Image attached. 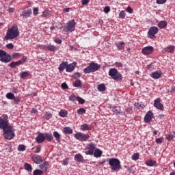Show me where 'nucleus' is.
Returning a JSON list of instances; mask_svg holds the SVG:
<instances>
[{"instance_id": "1", "label": "nucleus", "mask_w": 175, "mask_h": 175, "mask_svg": "<svg viewBox=\"0 0 175 175\" xmlns=\"http://www.w3.org/2000/svg\"><path fill=\"white\" fill-rule=\"evenodd\" d=\"M18 36H20V31L18 30V27L17 25H14L7 30L4 40H10L13 39H17Z\"/></svg>"}, {"instance_id": "2", "label": "nucleus", "mask_w": 175, "mask_h": 175, "mask_svg": "<svg viewBox=\"0 0 175 175\" xmlns=\"http://www.w3.org/2000/svg\"><path fill=\"white\" fill-rule=\"evenodd\" d=\"M107 161L109 166H111L112 172H120V170H121V161H120L118 159L109 158Z\"/></svg>"}, {"instance_id": "3", "label": "nucleus", "mask_w": 175, "mask_h": 175, "mask_svg": "<svg viewBox=\"0 0 175 175\" xmlns=\"http://www.w3.org/2000/svg\"><path fill=\"white\" fill-rule=\"evenodd\" d=\"M3 136L6 140H12L16 136L14 129L12 126H8L5 129L3 130Z\"/></svg>"}, {"instance_id": "4", "label": "nucleus", "mask_w": 175, "mask_h": 175, "mask_svg": "<svg viewBox=\"0 0 175 175\" xmlns=\"http://www.w3.org/2000/svg\"><path fill=\"white\" fill-rule=\"evenodd\" d=\"M77 24V23L75 19L68 21V23H66L64 25V28L63 29L64 32H66L67 33L74 32V31L76 29Z\"/></svg>"}, {"instance_id": "5", "label": "nucleus", "mask_w": 175, "mask_h": 175, "mask_svg": "<svg viewBox=\"0 0 175 175\" xmlns=\"http://www.w3.org/2000/svg\"><path fill=\"white\" fill-rule=\"evenodd\" d=\"M99 69H100V65L92 62L88 67L83 69V73H85V75L93 73L94 72H97Z\"/></svg>"}, {"instance_id": "6", "label": "nucleus", "mask_w": 175, "mask_h": 175, "mask_svg": "<svg viewBox=\"0 0 175 175\" xmlns=\"http://www.w3.org/2000/svg\"><path fill=\"white\" fill-rule=\"evenodd\" d=\"M108 75L113 80H122V75H121L116 68H111Z\"/></svg>"}, {"instance_id": "7", "label": "nucleus", "mask_w": 175, "mask_h": 175, "mask_svg": "<svg viewBox=\"0 0 175 175\" xmlns=\"http://www.w3.org/2000/svg\"><path fill=\"white\" fill-rule=\"evenodd\" d=\"M0 61L3 64H8L12 61V55L8 54V53L2 49H0Z\"/></svg>"}, {"instance_id": "8", "label": "nucleus", "mask_w": 175, "mask_h": 175, "mask_svg": "<svg viewBox=\"0 0 175 175\" xmlns=\"http://www.w3.org/2000/svg\"><path fill=\"white\" fill-rule=\"evenodd\" d=\"M96 148V144L94 142H90L86 146V151L85 152V155H94V152Z\"/></svg>"}, {"instance_id": "9", "label": "nucleus", "mask_w": 175, "mask_h": 175, "mask_svg": "<svg viewBox=\"0 0 175 175\" xmlns=\"http://www.w3.org/2000/svg\"><path fill=\"white\" fill-rule=\"evenodd\" d=\"M74 137L80 142H87L88 139H90V135L84 134L81 132H78L74 134Z\"/></svg>"}, {"instance_id": "10", "label": "nucleus", "mask_w": 175, "mask_h": 175, "mask_svg": "<svg viewBox=\"0 0 175 175\" xmlns=\"http://www.w3.org/2000/svg\"><path fill=\"white\" fill-rule=\"evenodd\" d=\"M159 29L157 26H153L149 28L148 31V38L150 39H155V35L158 33Z\"/></svg>"}, {"instance_id": "11", "label": "nucleus", "mask_w": 175, "mask_h": 175, "mask_svg": "<svg viewBox=\"0 0 175 175\" xmlns=\"http://www.w3.org/2000/svg\"><path fill=\"white\" fill-rule=\"evenodd\" d=\"M10 126V125H9V121L8 120L0 117V129L3 131Z\"/></svg>"}, {"instance_id": "12", "label": "nucleus", "mask_w": 175, "mask_h": 175, "mask_svg": "<svg viewBox=\"0 0 175 175\" xmlns=\"http://www.w3.org/2000/svg\"><path fill=\"white\" fill-rule=\"evenodd\" d=\"M154 106L158 110H163V104L161 103V98H157L154 101Z\"/></svg>"}, {"instance_id": "13", "label": "nucleus", "mask_w": 175, "mask_h": 175, "mask_svg": "<svg viewBox=\"0 0 175 175\" xmlns=\"http://www.w3.org/2000/svg\"><path fill=\"white\" fill-rule=\"evenodd\" d=\"M152 117H154V113H152V111H148L144 117L145 122H146L147 124H148L149 122H151L152 120Z\"/></svg>"}, {"instance_id": "14", "label": "nucleus", "mask_w": 175, "mask_h": 175, "mask_svg": "<svg viewBox=\"0 0 175 175\" xmlns=\"http://www.w3.org/2000/svg\"><path fill=\"white\" fill-rule=\"evenodd\" d=\"M31 14H32V10L27 9V10H23L20 14V16H21V17H24L25 18H28L31 17Z\"/></svg>"}, {"instance_id": "15", "label": "nucleus", "mask_w": 175, "mask_h": 175, "mask_svg": "<svg viewBox=\"0 0 175 175\" xmlns=\"http://www.w3.org/2000/svg\"><path fill=\"white\" fill-rule=\"evenodd\" d=\"M154 51V47L151 46H148L142 49V54L144 55H148L151 54Z\"/></svg>"}, {"instance_id": "16", "label": "nucleus", "mask_w": 175, "mask_h": 175, "mask_svg": "<svg viewBox=\"0 0 175 175\" xmlns=\"http://www.w3.org/2000/svg\"><path fill=\"white\" fill-rule=\"evenodd\" d=\"M32 161L34 162V163H36V165H40V163L43 162V159H42V157L38 154L33 155Z\"/></svg>"}, {"instance_id": "17", "label": "nucleus", "mask_w": 175, "mask_h": 175, "mask_svg": "<svg viewBox=\"0 0 175 175\" xmlns=\"http://www.w3.org/2000/svg\"><path fill=\"white\" fill-rule=\"evenodd\" d=\"M76 65H77V63H76V62H73L70 64H68L67 62V65L66 67V71L68 72H73V70H75V68H76Z\"/></svg>"}, {"instance_id": "18", "label": "nucleus", "mask_w": 175, "mask_h": 175, "mask_svg": "<svg viewBox=\"0 0 175 175\" xmlns=\"http://www.w3.org/2000/svg\"><path fill=\"white\" fill-rule=\"evenodd\" d=\"M45 137H44V133H40L36 137V142L38 143V144H41L44 142Z\"/></svg>"}, {"instance_id": "19", "label": "nucleus", "mask_w": 175, "mask_h": 175, "mask_svg": "<svg viewBox=\"0 0 175 175\" xmlns=\"http://www.w3.org/2000/svg\"><path fill=\"white\" fill-rule=\"evenodd\" d=\"M161 76H162V72L161 71H154L150 74V77L154 79L161 78Z\"/></svg>"}, {"instance_id": "20", "label": "nucleus", "mask_w": 175, "mask_h": 175, "mask_svg": "<svg viewBox=\"0 0 175 175\" xmlns=\"http://www.w3.org/2000/svg\"><path fill=\"white\" fill-rule=\"evenodd\" d=\"M103 154V152L100 149L96 148V149L93 153V155H94V158H100V157H102Z\"/></svg>"}, {"instance_id": "21", "label": "nucleus", "mask_w": 175, "mask_h": 175, "mask_svg": "<svg viewBox=\"0 0 175 175\" xmlns=\"http://www.w3.org/2000/svg\"><path fill=\"white\" fill-rule=\"evenodd\" d=\"M116 46L117 47L118 50H125V42L119 41L116 43Z\"/></svg>"}, {"instance_id": "22", "label": "nucleus", "mask_w": 175, "mask_h": 175, "mask_svg": "<svg viewBox=\"0 0 175 175\" xmlns=\"http://www.w3.org/2000/svg\"><path fill=\"white\" fill-rule=\"evenodd\" d=\"M62 132L64 135H72V133H73V129L70 127L66 126L63 129Z\"/></svg>"}, {"instance_id": "23", "label": "nucleus", "mask_w": 175, "mask_h": 175, "mask_svg": "<svg viewBox=\"0 0 175 175\" xmlns=\"http://www.w3.org/2000/svg\"><path fill=\"white\" fill-rule=\"evenodd\" d=\"M74 159L76 162H83V161H84V157L81 154L79 153L75 155Z\"/></svg>"}, {"instance_id": "24", "label": "nucleus", "mask_w": 175, "mask_h": 175, "mask_svg": "<svg viewBox=\"0 0 175 175\" xmlns=\"http://www.w3.org/2000/svg\"><path fill=\"white\" fill-rule=\"evenodd\" d=\"M68 65V62H62L59 66V72H64V70H65V69H66V66Z\"/></svg>"}, {"instance_id": "25", "label": "nucleus", "mask_w": 175, "mask_h": 175, "mask_svg": "<svg viewBox=\"0 0 175 175\" xmlns=\"http://www.w3.org/2000/svg\"><path fill=\"white\" fill-rule=\"evenodd\" d=\"M112 111L113 113H114L115 114H124V112H122L121 111V107H114L113 108H112Z\"/></svg>"}, {"instance_id": "26", "label": "nucleus", "mask_w": 175, "mask_h": 175, "mask_svg": "<svg viewBox=\"0 0 175 175\" xmlns=\"http://www.w3.org/2000/svg\"><path fill=\"white\" fill-rule=\"evenodd\" d=\"M53 137L57 143H61V134L58 131L53 132Z\"/></svg>"}, {"instance_id": "27", "label": "nucleus", "mask_w": 175, "mask_h": 175, "mask_svg": "<svg viewBox=\"0 0 175 175\" xmlns=\"http://www.w3.org/2000/svg\"><path fill=\"white\" fill-rule=\"evenodd\" d=\"M57 51L58 50V47L53 45V44H48L46 45V51Z\"/></svg>"}, {"instance_id": "28", "label": "nucleus", "mask_w": 175, "mask_h": 175, "mask_svg": "<svg viewBox=\"0 0 175 175\" xmlns=\"http://www.w3.org/2000/svg\"><path fill=\"white\" fill-rule=\"evenodd\" d=\"M159 28H161V29H163V28H166L167 27V22L165 21H161L158 23Z\"/></svg>"}, {"instance_id": "29", "label": "nucleus", "mask_w": 175, "mask_h": 175, "mask_svg": "<svg viewBox=\"0 0 175 175\" xmlns=\"http://www.w3.org/2000/svg\"><path fill=\"white\" fill-rule=\"evenodd\" d=\"M44 135L45 140H48V142H52L53 139H54V137H53V134L51 133H44Z\"/></svg>"}, {"instance_id": "30", "label": "nucleus", "mask_w": 175, "mask_h": 175, "mask_svg": "<svg viewBox=\"0 0 175 175\" xmlns=\"http://www.w3.org/2000/svg\"><path fill=\"white\" fill-rule=\"evenodd\" d=\"M49 166V161H44L43 163L39 165L41 170H47V167Z\"/></svg>"}, {"instance_id": "31", "label": "nucleus", "mask_w": 175, "mask_h": 175, "mask_svg": "<svg viewBox=\"0 0 175 175\" xmlns=\"http://www.w3.org/2000/svg\"><path fill=\"white\" fill-rule=\"evenodd\" d=\"M92 129L91 126L87 124H83L81 126V131H91Z\"/></svg>"}, {"instance_id": "32", "label": "nucleus", "mask_w": 175, "mask_h": 175, "mask_svg": "<svg viewBox=\"0 0 175 175\" xmlns=\"http://www.w3.org/2000/svg\"><path fill=\"white\" fill-rule=\"evenodd\" d=\"M24 167L25 170H27V172L31 173L32 172V165H31V164L28 163H25L24 164Z\"/></svg>"}, {"instance_id": "33", "label": "nucleus", "mask_w": 175, "mask_h": 175, "mask_svg": "<svg viewBox=\"0 0 175 175\" xmlns=\"http://www.w3.org/2000/svg\"><path fill=\"white\" fill-rule=\"evenodd\" d=\"M97 90H98L100 92H105V91H106V85H105L103 83H101L98 85Z\"/></svg>"}, {"instance_id": "34", "label": "nucleus", "mask_w": 175, "mask_h": 175, "mask_svg": "<svg viewBox=\"0 0 175 175\" xmlns=\"http://www.w3.org/2000/svg\"><path fill=\"white\" fill-rule=\"evenodd\" d=\"M156 164H157V161L154 160H148L146 161V165L147 166L152 167V166H155Z\"/></svg>"}, {"instance_id": "35", "label": "nucleus", "mask_w": 175, "mask_h": 175, "mask_svg": "<svg viewBox=\"0 0 175 175\" xmlns=\"http://www.w3.org/2000/svg\"><path fill=\"white\" fill-rule=\"evenodd\" d=\"M175 46L173 45L169 46L165 49L166 53H173L174 51Z\"/></svg>"}, {"instance_id": "36", "label": "nucleus", "mask_w": 175, "mask_h": 175, "mask_svg": "<svg viewBox=\"0 0 175 175\" xmlns=\"http://www.w3.org/2000/svg\"><path fill=\"white\" fill-rule=\"evenodd\" d=\"M59 117H66L68 116V111L65 109H61L60 111L59 112Z\"/></svg>"}, {"instance_id": "37", "label": "nucleus", "mask_w": 175, "mask_h": 175, "mask_svg": "<svg viewBox=\"0 0 175 175\" xmlns=\"http://www.w3.org/2000/svg\"><path fill=\"white\" fill-rule=\"evenodd\" d=\"M7 99H10V100H13L14 99V94L12 92H8L5 95Z\"/></svg>"}, {"instance_id": "38", "label": "nucleus", "mask_w": 175, "mask_h": 175, "mask_svg": "<svg viewBox=\"0 0 175 175\" xmlns=\"http://www.w3.org/2000/svg\"><path fill=\"white\" fill-rule=\"evenodd\" d=\"M11 57L13 59H18V58L21 57V54L18 53H13Z\"/></svg>"}, {"instance_id": "39", "label": "nucleus", "mask_w": 175, "mask_h": 175, "mask_svg": "<svg viewBox=\"0 0 175 175\" xmlns=\"http://www.w3.org/2000/svg\"><path fill=\"white\" fill-rule=\"evenodd\" d=\"M20 76L21 79H25L29 76V72H28V71L22 72L20 73Z\"/></svg>"}, {"instance_id": "40", "label": "nucleus", "mask_w": 175, "mask_h": 175, "mask_svg": "<svg viewBox=\"0 0 175 175\" xmlns=\"http://www.w3.org/2000/svg\"><path fill=\"white\" fill-rule=\"evenodd\" d=\"M9 66L14 69L16 66H20V64L18 62H12L9 64Z\"/></svg>"}, {"instance_id": "41", "label": "nucleus", "mask_w": 175, "mask_h": 175, "mask_svg": "<svg viewBox=\"0 0 175 175\" xmlns=\"http://www.w3.org/2000/svg\"><path fill=\"white\" fill-rule=\"evenodd\" d=\"M27 59H28V58L26 56H23V57L18 61L19 65H24V64H25V62H27Z\"/></svg>"}, {"instance_id": "42", "label": "nucleus", "mask_w": 175, "mask_h": 175, "mask_svg": "<svg viewBox=\"0 0 175 175\" xmlns=\"http://www.w3.org/2000/svg\"><path fill=\"white\" fill-rule=\"evenodd\" d=\"M73 85L75 87H81V85H83V83H81V81H80L79 79H77L73 83Z\"/></svg>"}, {"instance_id": "43", "label": "nucleus", "mask_w": 175, "mask_h": 175, "mask_svg": "<svg viewBox=\"0 0 175 175\" xmlns=\"http://www.w3.org/2000/svg\"><path fill=\"white\" fill-rule=\"evenodd\" d=\"M85 109L84 108H80L79 109H77V114H79V116H83V114H84L85 113Z\"/></svg>"}, {"instance_id": "44", "label": "nucleus", "mask_w": 175, "mask_h": 175, "mask_svg": "<svg viewBox=\"0 0 175 175\" xmlns=\"http://www.w3.org/2000/svg\"><path fill=\"white\" fill-rule=\"evenodd\" d=\"M33 175H42L43 174V171L42 170H36L33 172Z\"/></svg>"}, {"instance_id": "45", "label": "nucleus", "mask_w": 175, "mask_h": 175, "mask_svg": "<svg viewBox=\"0 0 175 175\" xmlns=\"http://www.w3.org/2000/svg\"><path fill=\"white\" fill-rule=\"evenodd\" d=\"M126 17V14H125V11L122 10L120 13H119V18H122L124 19Z\"/></svg>"}, {"instance_id": "46", "label": "nucleus", "mask_w": 175, "mask_h": 175, "mask_svg": "<svg viewBox=\"0 0 175 175\" xmlns=\"http://www.w3.org/2000/svg\"><path fill=\"white\" fill-rule=\"evenodd\" d=\"M139 158V153H134L133 155H132V159L133 161H137Z\"/></svg>"}, {"instance_id": "47", "label": "nucleus", "mask_w": 175, "mask_h": 175, "mask_svg": "<svg viewBox=\"0 0 175 175\" xmlns=\"http://www.w3.org/2000/svg\"><path fill=\"white\" fill-rule=\"evenodd\" d=\"M33 16H38L39 14V8L35 7L33 8Z\"/></svg>"}, {"instance_id": "48", "label": "nucleus", "mask_w": 175, "mask_h": 175, "mask_svg": "<svg viewBox=\"0 0 175 175\" xmlns=\"http://www.w3.org/2000/svg\"><path fill=\"white\" fill-rule=\"evenodd\" d=\"M12 100H14L15 104L18 105V103L21 102V98L19 96H15Z\"/></svg>"}, {"instance_id": "49", "label": "nucleus", "mask_w": 175, "mask_h": 175, "mask_svg": "<svg viewBox=\"0 0 175 175\" xmlns=\"http://www.w3.org/2000/svg\"><path fill=\"white\" fill-rule=\"evenodd\" d=\"M18 151H25V145L21 144L18 147Z\"/></svg>"}, {"instance_id": "50", "label": "nucleus", "mask_w": 175, "mask_h": 175, "mask_svg": "<svg viewBox=\"0 0 175 175\" xmlns=\"http://www.w3.org/2000/svg\"><path fill=\"white\" fill-rule=\"evenodd\" d=\"M77 100H78V102H79V103H80V105H84V103H85V100H84L81 97H78Z\"/></svg>"}, {"instance_id": "51", "label": "nucleus", "mask_w": 175, "mask_h": 175, "mask_svg": "<svg viewBox=\"0 0 175 175\" xmlns=\"http://www.w3.org/2000/svg\"><path fill=\"white\" fill-rule=\"evenodd\" d=\"M77 96L75 95H71L69 96V100H71V102H75V100H77Z\"/></svg>"}, {"instance_id": "52", "label": "nucleus", "mask_w": 175, "mask_h": 175, "mask_svg": "<svg viewBox=\"0 0 175 175\" xmlns=\"http://www.w3.org/2000/svg\"><path fill=\"white\" fill-rule=\"evenodd\" d=\"M155 142L157 144H162V143H163V137L157 138Z\"/></svg>"}, {"instance_id": "53", "label": "nucleus", "mask_w": 175, "mask_h": 175, "mask_svg": "<svg viewBox=\"0 0 175 175\" xmlns=\"http://www.w3.org/2000/svg\"><path fill=\"white\" fill-rule=\"evenodd\" d=\"M36 150L34 152L36 154H39V152H40V151H42V146L40 145H38L37 146H36Z\"/></svg>"}, {"instance_id": "54", "label": "nucleus", "mask_w": 175, "mask_h": 175, "mask_svg": "<svg viewBox=\"0 0 175 175\" xmlns=\"http://www.w3.org/2000/svg\"><path fill=\"white\" fill-rule=\"evenodd\" d=\"M51 113L50 112H46L44 114V118H46V120H50V118H51Z\"/></svg>"}, {"instance_id": "55", "label": "nucleus", "mask_w": 175, "mask_h": 175, "mask_svg": "<svg viewBox=\"0 0 175 175\" xmlns=\"http://www.w3.org/2000/svg\"><path fill=\"white\" fill-rule=\"evenodd\" d=\"M38 49H40L41 50L47 51V45H37Z\"/></svg>"}, {"instance_id": "56", "label": "nucleus", "mask_w": 175, "mask_h": 175, "mask_svg": "<svg viewBox=\"0 0 175 175\" xmlns=\"http://www.w3.org/2000/svg\"><path fill=\"white\" fill-rule=\"evenodd\" d=\"M5 47L7 49H8L9 50H12V49H14V45H13V44H12V43H9V44H6Z\"/></svg>"}, {"instance_id": "57", "label": "nucleus", "mask_w": 175, "mask_h": 175, "mask_svg": "<svg viewBox=\"0 0 175 175\" xmlns=\"http://www.w3.org/2000/svg\"><path fill=\"white\" fill-rule=\"evenodd\" d=\"M103 12H104V13H105L106 14H107L108 13H109V12H110V7H109V6L105 7L104 9H103Z\"/></svg>"}, {"instance_id": "58", "label": "nucleus", "mask_w": 175, "mask_h": 175, "mask_svg": "<svg viewBox=\"0 0 175 175\" xmlns=\"http://www.w3.org/2000/svg\"><path fill=\"white\" fill-rule=\"evenodd\" d=\"M81 76V75L79 72H75L73 74L72 77H74V79H79Z\"/></svg>"}, {"instance_id": "59", "label": "nucleus", "mask_w": 175, "mask_h": 175, "mask_svg": "<svg viewBox=\"0 0 175 175\" xmlns=\"http://www.w3.org/2000/svg\"><path fill=\"white\" fill-rule=\"evenodd\" d=\"M167 0H157V3L158 5H163V3H166Z\"/></svg>"}, {"instance_id": "60", "label": "nucleus", "mask_w": 175, "mask_h": 175, "mask_svg": "<svg viewBox=\"0 0 175 175\" xmlns=\"http://www.w3.org/2000/svg\"><path fill=\"white\" fill-rule=\"evenodd\" d=\"M53 40L57 44H61V43H62V40L59 38H55Z\"/></svg>"}, {"instance_id": "61", "label": "nucleus", "mask_w": 175, "mask_h": 175, "mask_svg": "<svg viewBox=\"0 0 175 175\" xmlns=\"http://www.w3.org/2000/svg\"><path fill=\"white\" fill-rule=\"evenodd\" d=\"M126 12H127V13H129L130 14H132V13H133V10L131 7H128L126 9Z\"/></svg>"}, {"instance_id": "62", "label": "nucleus", "mask_w": 175, "mask_h": 175, "mask_svg": "<svg viewBox=\"0 0 175 175\" xmlns=\"http://www.w3.org/2000/svg\"><path fill=\"white\" fill-rule=\"evenodd\" d=\"M115 66H116V68H122V63L116 62L115 63Z\"/></svg>"}, {"instance_id": "63", "label": "nucleus", "mask_w": 175, "mask_h": 175, "mask_svg": "<svg viewBox=\"0 0 175 175\" xmlns=\"http://www.w3.org/2000/svg\"><path fill=\"white\" fill-rule=\"evenodd\" d=\"M62 90H68V85L66 84V83H63L62 84Z\"/></svg>"}, {"instance_id": "64", "label": "nucleus", "mask_w": 175, "mask_h": 175, "mask_svg": "<svg viewBox=\"0 0 175 175\" xmlns=\"http://www.w3.org/2000/svg\"><path fill=\"white\" fill-rule=\"evenodd\" d=\"M81 3L83 5H88V3H90V0H82Z\"/></svg>"}]
</instances>
